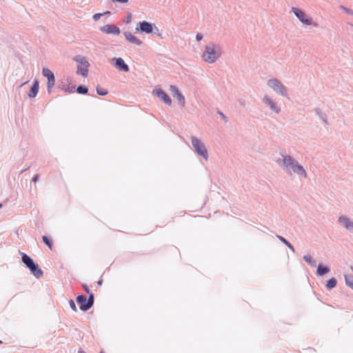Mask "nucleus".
Masks as SVG:
<instances>
[{"instance_id":"ea45409f","label":"nucleus","mask_w":353,"mask_h":353,"mask_svg":"<svg viewBox=\"0 0 353 353\" xmlns=\"http://www.w3.org/2000/svg\"><path fill=\"white\" fill-rule=\"evenodd\" d=\"M112 2H119L121 3H125L128 1V0H111Z\"/></svg>"},{"instance_id":"c756f323","label":"nucleus","mask_w":353,"mask_h":353,"mask_svg":"<svg viewBox=\"0 0 353 353\" xmlns=\"http://www.w3.org/2000/svg\"><path fill=\"white\" fill-rule=\"evenodd\" d=\"M97 94L99 95H101V96H105L108 93L107 90L103 89V88H100V87H97Z\"/></svg>"},{"instance_id":"412c9836","label":"nucleus","mask_w":353,"mask_h":353,"mask_svg":"<svg viewBox=\"0 0 353 353\" xmlns=\"http://www.w3.org/2000/svg\"><path fill=\"white\" fill-rule=\"evenodd\" d=\"M77 73L82 75L83 77H86L88 74V67L78 65Z\"/></svg>"},{"instance_id":"de8ad7c7","label":"nucleus","mask_w":353,"mask_h":353,"mask_svg":"<svg viewBox=\"0 0 353 353\" xmlns=\"http://www.w3.org/2000/svg\"><path fill=\"white\" fill-rule=\"evenodd\" d=\"M2 205H3L2 203H0V208L2 207Z\"/></svg>"},{"instance_id":"7c9ffc66","label":"nucleus","mask_w":353,"mask_h":353,"mask_svg":"<svg viewBox=\"0 0 353 353\" xmlns=\"http://www.w3.org/2000/svg\"><path fill=\"white\" fill-rule=\"evenodd\" d=\"M339 8L343 11H345L346 13L349 14H351L353 16V10L350 9V8H347L343 6H340Z\"/></svg>"},{"instance_id":"f257e3e1","label":"nucleus","mask_w":353,"mask_h":353,"mask_svg":"<svg viewBox=\"0 0 353 353\" xmlns=\"http://www.w3.org/2000/svg\"><path fill=\"white\" fill-rule=\"evenodd\" d=\"M283 159H278L276 162L277 164L283 167V169L287 174H292L289 168H291L293 172L298 175L303 176L305 178L307 176L306 172L303 167L299 163L292 157L290 155H283Z\"/></svg>"},{"instance_id":"4468645a","label":"nucleus","mask_w":353,"mask_h":353,"mask_svg":"<svg viewBox=\"0 0 353 353\" xmlns=\"http://www.w3.org/2000/svg\"><path fill=\"white\" fill-rule=\"evenodd\" d=\"M39 89V82L37 79H34L32 83V85L30 89V91L28 94V97L31 99L36 97V96L38 94Z\"/></svg>"},{"instance_id":"6e6552de","label":"nucleus","mask_w":353,"mask_h":353,"mask_svg":"<svg viewBox=\"0 0 353 353\" xmlns=\"http://www.w3.org/2000/svg\"><path fill=\"white\" fill-rule=\"evenodd\" d=\"M43 77L48 79L47 90L50 93L55 84V77L54 73L48 68H43L42 70Z\"/></svg>"},{"instance_id":"6ab92c4d","label":"nucleus","mask_w":353,"mask_h":353,"mask_svg":"<svg viewBox=\"0 0 353 353\" xmlns=\"http://www.w3.org/2000/svg\"><path fill=\"white\" fill-rule=\"evenodd\" d=\"M73 60L77 63H81V65L89 67L90 63L87 61L86 58L82 55H76L74 57Z\"/></svg>"},{"instance_id":"9b49d317","label":"nucleus","mask_w":353,"mask_h":353,"mask_svg":"<svg viewBox=\"0 0 353 353\" xmlns=\"http://www.w3.org/2000/svg\"><path fill=\"white\" fill-rule=\"evenodd\" d=\"M100 30L105 34L119 35L121 30L119 27L113 24H107L100 28Z\"/></svg>"},{"instance_id":"0eeeda50","label":"nucleus","mask_w":353,"mask_h":353,"mask_svg":"<svg viewBox=\"0 0 353 353\" xmlns=\"http://www.w3.org/2000/svg\"><path fill=\"white\" fill-rule=\"evenodd\" d=\"M154 24L143 21L138 23L137 26L135 29V32H144L145 34H151L154 30Z\"/></svg>"},{"instance_id":"473e14b6","label":"nucleus","mask_w":353,"mask_h":353,"mask_svg":"<svg viewBox=\"0 0 353 353\" xmlns=\"http://www.w3.org/2000/svg\"><path fill=\"white\" fill-rule=\"evenodd\" d=\"M69 305H70L71 309L73 311H74V312L77 311V306L75 305V303H74V301L72 299H70L69 300Z\"/></svg>"},{"instance_id":"4be33fe9","label":"nucleus","mask_w":353,"mask_h":353,"mask_svg":"<svg viewBox=\"0 0 353 353\" xmlns=\"http://www.w3.org/2000/svg\"><path fill=\"white\" fill-rule=\"evenodd\" d=\"M336 284H337V281L335 278H331L328 281H327V283H326V288L327 290H330L332 289H333L334 288H335L336 286Z\"/></svg>"},{"instance_id":"7ed1b4c3","label":"nucleus","mask_w":353,"mask_h":353,"mask_svg":"<svg viewBox=\"0 0 353 353\" xmlns=\"http://www.w3.org/2000/svg\"><path fill=\"white\" fill-rule=\"evenodd\" d=\"M220 55L219 47L214 44H211L206 46L205 51L203 53V58L205 61L212 63L218 59Z\"/></svg>"},{"instance_id":"c03bdc74","label":"nucleus","mask_w":353,"mask_h":353,"mask_svg":"<svg viewBox=\"0 0 353 353\" xmlns=\"http://www.w3.org/2000/svg\"><path fill=\"white\" fill-rule=\"evenodd\" d=\"M239 102L242 105H244V101H242V100H239Z\"/></svg>"},{"instance_id":"b1692460","label":"nucleus","mask_w":353,"mask_h":353,"mask_svg":"<svg viewBox=\"0 0 353 353\" xmlns=\"http://www.w3.org/2000/svg\"><path fill=\"white\" fill-rule=\"evenodd\" d=\"M303 259L305 262H307L310 266H312V267L316 266V261L310 255L303 256Z\"/></svg>"},{"instance_id":"423d86ee","label":"nucleus","mask_w":353,"mask_h":353,"mask_svg":"<svg viewBox=\"0 0 353 353\" xmlns=\"http://www.w3.org/2000/svg\"><path fill=\"white\" fill-rule=\"evenodd\" d=\"M268 85L279 94L287 97V88L279 80L271 79L268 81Z\"/></svg>"},{"instance_id":"c9c22d12","label":"nucleus","mask_w":353,"mask_h":353,"mask_svg":"<svg viewBox=\"0 0 353 353\" xmlns=\"http://www.w3.org/2000/svg\"><path fill=\"white\" fill-rule=\"evenodd\" d=\"M203 36L201 33H197L196 35V41H200L202 40Z\"/></svg>"},{"instance_id":"8fccbe9b","label":"nucleus","mask_w":353,"mask_h":353,"mask_svg":"<svg viewBox=\"0 0 353 353\" xmlns=\"http://www.w3.org/2000/svg\"><path fill=\"white\" fill-rule=\"evenodd\" d=\"M99 353H104L103 351H101Z\"/></svg>"},{"instance_id":"2f4dec72","label":"nucleus","mask_w":353,"mask_h":353,"mask_svg":"<svg viewBox=\"0 0 353 353\" xmlns=\"http://www.w3.org/2000/svg\"><path fill=\"white\" fill-rule=\"evenodd\" d=\"M170 90L172 92L173 96L180 92L177 87H176L175 85H170Z\"/></svg>"},{"instance_id":"9d476101","label":"nucleus","mask_w":353,"mask_h":353,"mask_svg":"<svg viewBox=\"0 0 353 353\" xmlns=\"http://www.w3.org/2000/svg\"><path fill=\"white\" fill-rule=\"evenodd\" d=\"M76 301L81 310L85 312L90 309V305L88 304V303L85 295L83 294L78 295L76 298Z\"/></svg>"},{"instance_id":"f704fd0d","label":"nucleus","mask_w":353,"mask_h":353,"mask_svg":"<svg viewBox=\"0 0 353 353\" xmlns=\"http://www.w3.org/2000/svg\"><path fill=\"white\" fill-rule=\"evenodd\" d=\"M81 286H82L83 289L84 290V291L86 292V294H90V292H91L88 286L86 284L83 283V284H81Z\"/></svg>"},{"instance_id":"72a5a7b5","label":"nucleus","mask_w":353,"mask_h":353,"mask_svg":"<svg viewBox=\"0 0 353 353\" xmlns=\"http://www.w3.org/2000/svg\"><path fill=\"white\" fill-rule=\"evenodd\" d=\"M103 16V14L101 13H96L93 15L92 18L94 21H97L99 20V19Z\"/></svg>"},{"instance_id":"09e8293b","label":"nucleus","mask_w":353,"mask_h":353,"mask_svg":"<svg viewBox=\"0 0 353 353\" xmlns=\"http://www.w3.org/2000/svg\"><path fill=\"white\" fill-rule=\"evenodd\" d=\"M2 343H3V342L0 340V344H2Z\"/></svg>"},{"instance_id":"a211bd4d","label":"nucleus","mask_w":353,"mask_h":353,"mask_svg":"<svg viewBox=\"0 0 353 353\" xmlns=\"http://www.w3.org/2000/svg\"><path fill=\"white\" fill-rule=\"evenodd\" d=\"M58 87L60 90L64 91L65 92L69 93L74 92V90L75 89L74 85L70 86L66 82L64 81H61V83H59Z\"/></svg>"},{"instance_id":"4c0bfd02","label":"nucleus","mask_w":353,"mask_h":353,"mask_svg":"<svg viewBox=\"0 0 353 353\" xmlns=\"http://www.w3.org/2000/svg\"><path fill=\"white\" fill-rule=\"evenodd\" d=\"M39 176L38 174H36L33 176L32 177V181L34 182V183H37V181L39 180Z\"/></svg>"},{"instance_id":"2eb2a0df","label":"nucleus","mask_w":353,"mask_h":353,"mask_svg":"<svg viewBox=\"0 0 353 353\" xmlns=\"http://www.w3.org/2000/svg\"><path fill=\"white\" fill-rule=\"evenodd\" d=\"M339 222L342 223L347 230L353 232V221H351L349 218L341 216L339 218Z\"/></svg>"},{"instance_id":"39448f33","label":"nucleus","mask_w":353,"mask_h":353,"mask_svg":"<svg viewBox=\"0 0 353 353\" xmlns=\"http://www.w3.org/2000/svg\"><path fill=\"white\" fill-rule=\"evenodd\" d=\"M292 12L302 23L305 25H313L315 27L317 26V23L313 22L312 19L308 17L302 10L298 8L292 7Z\"/></svg>"},{"instance_id":"1a4fd4ad","label":"nucleus","mask_w":353,"mask_h":353,"mask_svg":"<svg viewBox=\"0 0 353 353\" xmlns=\"http://www.w3.org/2000/svg\"><path fill=\"white\" fill-rule=\"evenodd\" d=\"M153 93L158 98L161 99L166 105H172V99L169 95L161 88H155Z\"/></svg>"},{"instance_id":"5701e85b","label":"nucleus","mask_w":353,"mask_h":353,"mask_svg":"<svg viewBox=\"0 0 353 353\" xmlns=\"http://www.w3.org/2000/svg\"><path fill=\"white\" fill-rule=\"evenodd\" d=\"M278 239L283 243H284L290 250H291L293 252H295V250H294V248L293 247V245L287 240L285 239L284 237L281 236H277Z\"/></svg>"},{"instance_id":"58836bf2","label":"nucleus","mask_w":353,"mask_h":353,"mask_svg":"<svg viewBox=\"0 0 353 353\" xmlns=\"http://www.w3.org/2000/svg\"><path fill=\"white\" fill-rule=\"evenodd\" d=\"M218 114H219L221 115V117L222 119H223L225 122H227L226 117H225V115L223 113H222V112H220V111H218Z\"/></svg>"},{"instance_id":"aec40b11","label":"nucleus","mask_w":353,"mask_h":353,"mask_svg":"<svg viewBox=\"0 0 353 353\" xmlns=\"http://www.w3.org/2000/svg\"><path fill=\"white\" fill-rule=\"evenodd\" d=\"M314 112L316 116L319 117L321 120L324 123L325 125L327 124V117L325 112H323L320 108H315Z\"/></svg>"},{"instance_id":"a878e982","label":"nucleus","mask_w":353,"mask_h":353,"mask_svg":"<svg viewBox=\"0 0 353 353\" xmlns=\"http://www.w3.org/2000/svg\"><path fill=\"white\" fill-rule=\"evenodd\" d=\"M43 242L50 249L52 248L53 242L52 240L48 237V236H42Z\"/></svg>"},{"instance_id":"a18cd8bd","label":"nucleus","mask_w":353,"mask_h":353,"mask_svg":"<svg viewBox=\"0 0 353 353\" xmlns=\"http://www.w3.org/2000/svg\"><path fill=\"white\" fill-rule=\"evenodd\" d=\"M78 353H85V352L82 350H79Z\"/></svg>"},{"instance_id":"49530a36","label":"nucleus","mask_w":353,"mask_h":353,"mask_svg":"<svg viewBox=\"0 0 353 353\" xmlns=\"http://www.w3.org/2000/svg\"><path fill=\"white\" fill-rule=\"evenodd\" d=\"M26 170H27V168H26V169H24V170H21V172H24V171H26Z\"/></svg>"},{"instance_id":"37998d69","label":"nucleus","mask_w":353,"mask_h":353,"mask_svg":"<svg viewBox=\"0 0 353 353\" xmlns=\"http://www.w3.org/2000/svg\"><path fill=\"white\" fill-rule=\"evenodd\" d=\"M102 283H103V281L102 280H99V281H97V285H101Z\"/></svg>"},{"instance_id":"ddd939ff","label":"nucleus","mask_w":353,"mask_h":353,"mask_svg":"<svg viewBox=\"0 0 353 353\" xmlns=\"http://www.w3.org/2000/svg\"><path fill=\"white\" fill-rule=\"evenodd\" d=\"M263 101L266 105H268L274 112L277 114L280 112V108L277 106L276 103L273 101L268 96L265 95L263 99Z\"/></svg>"},{"instance_id":"c85d7f7f","label":"nucleus","mask_w":353,"mask_h":353,"mask_svg":"<svg viewBox=\"0 0 353 353\" xmlns=\"http://www.w3.org/2000/svg\"><path fill=\"white\" fill-rule=\"evenodd\" d=\"M88 294V298H87V301H88V304L90 305V308L93 306L94 305V294L91 292H90V294Z\"/></svg>"},{"instance_id":"f03ea898","label":"nucleus","mask_w":353,"mask_h":353,"mask_svg":"<svg viewBox=\"0 0 353 353\" xmlns=\"http://www.w3.org/2000/svg\"><path fill=\"white\" fill-rule=\"evenodd\" d=\"M19 254L21 256V261L25 266L30 270L32 274H33L37 279L41 278L43 272L40 268L38 263H37L29 255L27 254L20 252Z\"/></svg>"},{"instance_id":"a19ab883","label":"nucleus","mask_w":353,"mask_h":353,"mask_svg":"<svg viewBox=\"0 0 353 353\" xmlns=\"http://www.w3.org/2000/svg\"><path fill=\"white\" fill-rule=\"evenodd\" d=\"M156 30H157V32H154L153 33L154 34H157L158 37H161V34L160 32H159V29L156 28Z\"/></svg>"},{"instance_id":"bb28decb","label":"nucleus","mask_w":353,"mask_h":353,"mask_svg":"<svg viewBox=\"0 0 353 353\" xmlns=\"http://www.w3.org/2000/svg\"><path fill=\"white\" fill-rule=\"evenodd\" d=\"M77 92L81 94H86L88 92V88L87 86L80 85L77 88Z\"/></svg>"},{"instance_id":"f8f14e48","label":"nucleus","mask_w":353,"mask_h":353,"mask_svg":"<svg viewBox=\"0 0 353 353\" xmlns=\"http://www.w3.org/2000/svg\"><path fill=\"white\" fill-rule=\"evenodd\" d=\"M112 61L114 62L115 67L120 71L128 72L130 70L129 66L125 63L124 60L121 58H113Z\"/></svg>"},{"instance_id":"cd10ccee","label":"nucleus","mask_w":353,"mask_h":353,"mask_svg":"<svg viewBox=\"0 0 353 353\" xmlns=\"http://www.w3.org/2000/svg\"><path fill=\"white\" fill-rule=\"evenodd\" d=\"M174 97L176 98V99L178 100L179 103L180 105H181L182 106H183L185 105V97H183V95L181 94V92L176 93L175 95H174Z\"/></svg>"},{"instance_id":"20e7f679","label":"nucleus","mask_w":353,"mask_h":353,"mask_svg":"<svg viewBox=\"0 0 353 353\" xmlns=\"http://www.w3.org/2000/svg\"><path fill=\"white\" fill-rule=\"evenodd\" d=\"M191 142L196 154L203 157L205 159L207 160L208 155L205 144L202 143L200 139L195 137H192Z\"/></svg>"},{"instance_id":"79ce46f5","label":"nucleus","mask_w":353,"mask_h":353,"mask_svg":"<svg viewBox=\"0 0 353 353\" xmlns=\"http://www.w3.org/2000/svg\"><path fill=\"white\" fill-rule=\"evenodd\" d=\"M110 13H111L110 11H105L102 14H103V15H106V14H110Z\"/></svg>"},{"instance_id":"dca6fc26","label":"nucleus","mask_w":353,"mask_h":353,"mask_svg":"<svg viewBox=\"0 0 353 353\" xmlns=\"http://www.w3.org/2000/svg\"><path fill=\"white\" fill-rule=\"evenodd\" d=\"M124 36L127 41L137 46H141L143 42L130 32H125Z\"/></svg>"},{"instance_id":"393cba45","label":"nucleus","mask_w":353,"mask_h":353,"mask_svg":"<svg viewBox=\"0 0 353 353\" xmlns=\"http://www.w3.org/2000/svg\"><path fill=\"white\" fill-rule=\"evenodd\" d=\"M345 281L346 285L353 290V275H345Z\"/></svg>"},{"instance_id":"f3484780","label":"nucleus","mask_w":353,"mask_h":353,"mask_svg":"<svg viewBox=\"0 0 353 353\" xmlns=\"http://www.w3.org/2000/svg\"><path fill=\"white\" fill-rule=\"evenodd\" d=\"M330 268L328 266L325 265L323 263H319L317 266L316 274L322 276L330 272Z\"/></svg>"},{"instance_id":"e433bc0d","label":"nucleus","mask_w":353,"mask_h":353,"mask_svg":"<svg viewBox=\"0 0 353 353\" xmlns=\"http://www.w3.org/2000/svg\"><path fill=\"white\" fill-rule=\"evenodd\" d=\"M131 21H132V14L130 13H128L127 18H126L125 23H129L131 22Z\"/></svg>"}]
</instances>
